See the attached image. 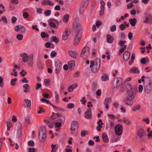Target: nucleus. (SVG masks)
Here are the masks:
<instances>
[{
	"mask_svg": "<svg viewBox=\"0 0 152 152\" xmlns=\"http://www.w3.org/2000/svg\"><path fill=\"white\" fill-rule=\"evenodd\" d=\"M100 60L98 58H96L95 61H91L90 67L92 72L96 73L98 71L100 66Z\"/></svg>",
	"mask_w": 152,
	"mask_h": 152,
	"instance_id": "1",
	"label": "nucleus"
},
{
	"mask_svg": "<svg viewBox=\"0 0 152 152\" xmlns=\"http://www.w3.org/2000/svg\"><path fill=\"white\" fill-rule=\"evenodd\" d=\"M128 92V95L125 99V103L127 105L130 106L133 104V99L135 96V93L133 91Z\"/></svg>",
	"mask_w": 152,
	"mask_h": 152,
	"instance_id": "2",
	"label": "nucleus"
},
{
	"mask_svg": "<svg viewBox=\"0 0 152 152\" xmlns=\"http://www.w3.org/2000/svg\"><path fill=\"white\" fill-rule=\"evenodd\" d=\"M46 128L45 126H42L39 133V137L41 142H43L46 138Z\"/></svg>",
	"mask_w": 152,
	"mask_h": 152,
	"instance_id": "3",
	"label": "nucleus"
},
{
	"mask_svg": "<svg viewBox=\"0 0 152 152\" xmlns=\"http://www.w3.org/2000/svg\"><path fill=\"white\" fill-rule=\"evenodd\" d=\"M89 48L88 46H85L83 49L80 54L81 57L83 59H86L88 56Z\"/></svg>",
	"mask_w": 152,
	"mask_h": 152,
	"instance_id": "4",
	"label": "nucleus"
},
{
	"mask_svg": "<svg viewBox=\"0 0 152 152\" xmlns=\"http://www.w3.org/2000/svg\"><path fill=\"white\" fill-rule=\"evenodd\" d=\"M20 56L22 58V60L23 62H26L28 61V59H30L33 60L34 56L33 54L28 56L26 53H23L20 54Z\"/></svg>",
	"mask_w": 152,
	"mask_h": 152,
	"instance_id": "5",
	"label": "nucleus"
},
{
	"mask_svg": "<svg viewBox=\"0 0 152 152\" xmlns=\"http://www.w3.org/2000/svg\"><path fill=\"white\" fill-rule=\"evenodd\" d=\"M152 89V80L150 79L149 80L147 85L144 86V90L146 94H149L151 91Z\"/></svg>",
	"mask_w": 152,
	"mask_h": 152,
	"instance_id": "6",
	"label": "nucleus"
},
{
	"mask_svg": "<svg viewBox=\"0 0 152 152\" xmlns=\"http://www.w3.org/2000/svg\"><path fill=\"white\" fill-rule=\"evenodd\" d=\"M115 130L116 135L118 136L121 135L123 132V128L122 126L119 124L115 126Z\"/></svg>",
	"mask_w": 152,
	"mask_h": 152,
	"instance_id": "7",
	"label": "nucleus"
},
{
	"mask_svg": "<svg viewBox=\"0 0 152 152\" xmlns=\"http://www.w3.org/2000/svg\"><path fill=\"white\" fill-rule=\"evenodd\" d=\"M73 27L76 31H77V33L80 31L82 34L81 27L82 26L81 24L79 22L76 21H74L73 24Z\"/></svg>",
	"mask_w": 152,
	"mask_h": 152,
	"instance_id": "8",
	"label": "nucleus"
},
{
	"mask_svg": "<svg viewBox=\"0 0 152 152\" xmlns=\"http://www.w3.org/2000/svg\"><path fill=\"white\" fill-rule=\"evenodd\" d=\"M126 42L125 40L120 41L118 44L121 47L119 51L120 52L123 53L126 48L127 46L125 44L126 43Z\"/></svg>",
	"mask_w": 152,
	"mask_h": 152,
	"instance_id": "9",
	"label": "nucleus"
},
{
	"mask_svg": "<svg viewBox=\"0 0 152 152\" xmlns=\"http://www.w3.org/2000/svg\"><path fill=\"white\" fill-rule=\"evenodd\" d=\"M81 38V34L79 31L78 33H77L76 37L73 41V43L76 46L79 43Z\"/></svg>",
	"mask_w": 152,
	"mask_h": 152,
	"instance_id": "10",
	"label": "nucleus"
},
{
	"mask_svg": "<svg viewBox=\"0 0 152 152\" xmlns=\"http://www.w3.org/2000/svg\"><path fill=\"white\" fill-rule=\"evenodd\" d=\"M91 110L88 108L85 113V117L87 119H91L92 118Z\"/></svg>",
	"mask_w": 152,
	"mask_h": 152,
	"instance_id": "11",
	"label": "nucleus"
},
{
	"mask_svg": "<svg viewBox=\"0 0 152 152\" xmlns=\"http://www.w3.org/2000/svg\"><path fill=\"white\" fill-rule=\"evenodd\" d=\"M137 135L140 138H142L143 137L145 136L146 133L145 130L142 128H140L138 131Z\"/></svg>",
	"mask_w": 152,
	"mask_h": 152,
	"instance_id": "12",
	"label": "nucleus"
},
{
	"mask_svg": "<svg viewBox=\"0 0 152 152\" xmlns=\"http://www.w3.org/2000/svg\"><path fill=\"white\" fill-rule=\"evenodd\" d=\"M111 101L112 99L110 98H107L105 99L104 102V104L105 105V107L107 109L108 108V104L111 102Z\"/></svg>",
	"mask_w": 152,
	"mask_h": 152,
	"instance_id": "13",
	"label": "nucleus"
},
{
	"mask_svg": "<svg viewBox=\"0 0 152 152\" xmlns=\"http://www.w3.org/2000/svg\"><path fill=\"white\" fill-rule=\"evenodd\" d=\"M107 42L109 43H112L114 41V37L110 34L107 35Z\"/></svg>",
	"mask_w": 152,
	"mask_h": 152,
	"instance_id": "14",
	"label": "nucleus"
},
{
	"mask_svg": "<svg viewBox=\"0 0 152 152\" xmlns=\"http://www.w3.org/2000/svg\"><path fill=\"white\" fill-rule=\"evenodd\" d=\"M122 83L121 78L118 77L117 78L115 84L114 85L115 87H118L120 86Z\"/></svg>",
	"mask_w": 152,
	"mask_h": 152,
	"instance_id": "15",
	"label": "nucleus"
},
{
	"mask_svg": "<svg viewBox=\"0 0 152 152\" xmlns=\"http://www.w3.org/2000/svg\"><path fill=\"white\" fill-rule=\"evenodd\" d=\"M42 5H48L53 6L54 5V3L49 0H44L42 2Z\"/></svg>",
	"mask_w": 152,
	"mask_h": 152,
	"instance_id": "16",
	"label": "nucleus"
},
{
	"mask_svg": "<svg viewBox=\"0 0 152 152\" xmlns=\"http://www.w3.org/2000/svg\"><path fill=\"white\" fill-rule=\"evenodd\" d=\"M24 101L25 103L23 104L25 107L28 108L31 107V102L30 100L26 99L24 100Z\"/></svg>",
	"mask_w": 152,
	"mask_h": 152,
	"instance_id": "17",
	"label": "nucleus"
},
{
	"mask_svg": "<svg viewBox=\"0 0 152 152\" xmlns=\"http://www.w3.org/2000/svg\"><path fill=\"white\" fill-rule=\"evenodd\" d=\"M130 53L129 51L125 52L123 54V58L126 61H127L129 58L130 56Z\"/></svg>",
	"mask_w": 152,
	"mask_h": 152,
	"instance_id": "18",
	"label": "nucleus"
},
{
	"mask_svg": "<svg viewBox=\"0 0 152 152\" xmlns=\"http://www.w3.org/2000/svg\"><path fill=\"white\" fill-rule=\"evenodd\" d=\"M78 124L76 121H73L71 124V128L78 129Z\"/></svg>",
	"mask_w": 152,
	"mask_h": 152,
	"instance_id": "19",
	"label": "nucleus"
},
{
	"mask_svg": "<svg viewBox=\"0 0 152 152\" xmlns=\"http://www.w3.org/2000/svg\"><path fill=\"white\" fill-rule=\"evenodd\" d=\"M129 21L132 26H134L136 24L137 20L135 18H134L133 19H129Z\"/></svg>",
	"mask_w": 152,
	"mask_h": 152,
	"instance_id": "20",
	"label": "nucleus"
},
{
	"mask_svg": "<svg viewBox=\"0 0 152 152\" xmlns=\"http://www.w3.org/2000/svg\"><path fill=\"white\" fill-rule=\"evenodd\" d=\"M102 138L103 141L105 142H107L109 141L107 135L105 133L102 134Z\"/></svg>",
	"mask_w": 152,
	"mask_h": 152,
	"instance_id": "21",
	"label": "nucleus"
},
{
	"mask_svg": "<svg viewBox=\"0 0 152 152\" xmlns=\"http://www.w3.org/2000/svg\"><path fill=\"white\" fill-rule=\"evenodd\" d=\"M69 68H74L75 66V62L74 61H70L68 62Z\"/></svg>",
	"mask_w": 152,
	"mask_h": 152,
	"instance_id": "22",
	"label": "nucleus"
},
{
	"mask_svg": "<svg viewBox=\"0 0 152 152\" xmlns=\"http://www.w3.org/2000/svg\"><path fill=\"white\" fill-rule=\"evenodd\" d=\"M69 54L71 57L75 59L76 58L77 53L75 52L70 50L69 51Z\"/></svg>",
	"mask_w": 152,
	"mask_h": 152,
	"instance_id": "23",
	"label": "nucleus"
},
{
	"mask_svg": "<svg viewBox=\"0 0 152 152\" xmlns=\"http://www.w3.org/2000/svg\"><path fill=\"white\" fill-rule=\"evenodd\" d=\"M125 86L126 89L127 90L128 92L133 91V89L132 88L131 85L130 83L127 84Z\"/></svg>",
	"mask_w": 152,
	"mask_h": 152,
	"instance_id": "24",
	"label": "nucleus"
},
{
	"mask_svg": "<svg viewBox=\"0 0 152 152\" xmlns=\"http://www.w3.org/2000/svg\"><path fill=\"white\" fill-rule=\"evenodd\" d=\"M130 72L131 73H139L140 72L138 69L136 67H133L131 69Z\"/></svg>",
	"mask_w": 152,
	"mask_h": 152,
	"instance_id": "25",
	"label": "nucleus"
},
{
	"mask_svg": "<svg viewBox=\"0 0 152 152\" xmlns=\"http://www.w3.org/2000/svg\"><path fill=\"white\" fill-rule=\"evenodd\" d=\"M51 42H54L56 43H58L59 42V39L56 36H52L50 39Z\"/></svg>",
	"mask_w": 152,
	"mask_h": 152,
	"instance_id": "26",
	"label": "nucleus"
},
{
	"mask_svg": "<svg viewBox=\"0 0 152 152\" xmlns=\"http://www.w3.org/2000/svg\"><path fill=\"white\" fill-rule=\"evenodd\" d=\"M23 88H25V89L23 90V92L24 93H26L28 91L30 87L28 84H25L23 85Z\"/></svg>",
	"mask_w": 152,
	"mask_h": 152,
	"instance_id": "27",
	"label": "nucleus"
},
{
	"mask_svg": "<svg viewBox=\"0 0 152 152\" xmlns=\"http://www.w3.org/2000/svg\"><path fill=\"white\" fill-rule=\"evenodd\" d=\"M101 79L103 81H107L109 79V77L105 74H104L101 77Z\"/></svg>",
	"mask_w": 152,
	"mask_h": 152,
	"instance_id": "28",
	"label": "nucleus"
},
{
	"mask_svg": "<svg viewBox=\"0 0 152 152\" xmlns=\"http://www.w3.org/2000/svg\"><path fill=\"white\" fill-rule=\"evenodd\" d=\"M141 107V106L140 104H137L134 106L132 108L133 111H135L137 110H139Z\"/></svg>",
	"mask_w": 152,
	"mask_h": 152,
	"instance_id": "29",
	"label": "nucleus"
},
{
	"mask_svg": "<svg viewBox=\"0 0 152 152\" xmlns=\"http://www.w3.org/2000/svg\"><path fill=\"white\" fill-rule=\"evenodd\" d=\"M146 62H149V60L147 57L143 58L140 60V62L142 64H145Z\"/></svg>",
	"mask_w": 152,
	"mask_h": 152,
	"instance_id": "30",
	"label": "nucleus"
},
{
	"mask_svg": "<svg viewBox=\"0 0 152 152\" xmlns=\"http://www.w3.org/2000/svg\"><path fill=\"white\" fill-rule=\"evenodd\" d=\"M72 134L74 136L76 135L78 133V129L70 128Z\"/></svg>",
	"mask_w": 152,
	"mask_h": 152,
	"instance_id": "31",
	"label": "nucleus"
},
{
	"mask_svg": "<svg viewBox=\"0 0 152 152\" xmlns=\"http://www.w3.org/2000/svg\"><path fill=\"white\" fill-rule=\"evenodd\" d=\"M55 65L57 68L61 69V63L58 61L55 62Z\"/></svg>",
	"mask_w": 152,
	"mask_h": 152,
	"instance_id": "32",
	"label": "nucleus"
},
{
	"mask_svg": "<svg viewBox=\"0 0 152 152\" xmlns=\"http://www.w3.org/2000/svg\"><path fill=\"white\" fill-rule=\"evenodd\" d=\"M69 15L68 14H66L63 17V21L64 22H67L69 20Z\"/></svg>",
	"mask_w": 152,
	"mask_h": 152,
	"instance_id": "33",
	"label": "nucleus"
},
{
	"mask_svg": "<svg viewBox=\"0 0 152 152\" xmlns=\"http://www.w3.org/2000/svg\"><path fill=\"white\" fill-rule=\"evenodd\" d=\"M56 102V103H58L59 102V95L57 91H55Z\"/></svg>",
	"mask_w": 152,
	"mask_h": 152,
	"instance_id": "34",
	"label": "nucleus"
},
{
	"mask_svg": "<svg viewBox=\"0 0 152 152\" xmlns=\"http://www.w3.org/2000/svg\"><path fill=\"white\" fill-rule=\"evenodd\" d=\"M152 20V18L148 17H146L145 20L144 21V23H150Z\"/></svg>",
	"mask_w": 152,
	"mask_h": 152,
	"instance_id": "35",
	"label": "nucleus"
},
{
	"mask_svg": "<svg viewBox=\"0 0 152 152\" xmlns=\"http://www.w3.org/2000/svg\"><path fill=\"white\" fill-rule=\"evenodd\" d=\"M41 37L43 38H48L49 37V35L48 34H46L45 32H43L41 34Z\"/></svg>",
	"mask_w": 152,
	"mask_h": 152,
	"instance_id": "36",
	"label": "nucleus"
},
{
	"mask_svg": "<svg viewBox=\"0 0 152 152\" xmlns=\"http://www.w3.org/2000/svg\"><path fill=\"white\" fill-rule=\"evenodd\" d=\"M0 7L1 8L2 10H0V14H2L5 11V7L2 4H0Z\"/></svg>",
	"mask_w": 152,
	"mask_h": 152,
	"instance_id": "37",
	"label": "nucleus"
},
{
	"mask_svg": "<svg viewBox=\"0 0 152 152\" xmlns=\"http://www.w3.org/2000/svg\"><path fill=\"white\" fill-rule=\"evenodd\" d=\"M12 123L11 122H7V131H9L10 130V128H11L12 126Z\"/></svg>",
	"mask_w": 152,
	"mask_h": 152,
	"instance_id": "38",
	"label": "nucleus"
},
{
	"mask_svg": "<svg viewBox=\"0 0 152 152\" xmlns=\"http://www.w3.org/2000/svg\"><path fill=\"white\" fill-rule=\"evenodd\" d=\"M88 133V132L87 131L83 130L81 133V135L83 137H85Z\"/></svg>",
	"mask_w": 152,
	"mask_h": 152,
	"instance_id": "39",
	"label": "nucleus"
},
{
	"mask_svg": "<svg viewBox=\"0 0 152 152\" xmlns=\"http://www.w3.org/2000/svg\"><path fill=\"white\" fill-rule=\"evenodd\" d=\"M100 4H101V6L100 7L101 9L103 10L104 9L105 5V3L104 2L103 0H101Z\"/></svg>",
	"mask_w": 152,
	"mask_h": 152,
	"instance_id": "40",
	"label": "nucleus"
},
{
	"mask_svg": "<svg viewBox=\"0 0 152 152\" xmlns=\"http://www.w3.org/2000/svg\"><path fill=\"white\" fill-rule=\"evenodd\" d=\"M40 101H41L43 102H46L48 104H51V103L49 100L44 98H42L41 99H40Z\"/></svg>",
	"mask_w": 152,
	"mask_h": 152,
	"instance_id": "41",
	"label": "nucleus"
},
{
	"mask_svg": "<svg viewBox=\"0 0 152 152\" xmlns=\"http://www.w3.org/2000/svg\"><path fill=\"white\" fill-rule=\"evenodd\" d=\"M20 32L21 33H24L26 31L25 28L23 26L20 25Z\"/></svg>",
	"mask_w": 152,
	"mask_h": 152,
	"instance_id": "42",
	"label": "nucleus"
},
{
	"mask_svg": "<svg viewBox=\"0 0 152 152\" xmlns=\"http://www.w3.org/2000/svg\"><path fill=\"white\" fill-rule=\"evenodd\" d=\"M125 123L126 125H128L130 124V121L127 118H125L122 120Z\"/></svg>",
	"mask_w": 152,
	"mask_h": 152,
	"instance_id": "43",
	"label": "nucleus"
},
{
	"mask_svg": "<svg viewBox=\"0 0 152 152\" xmlns=\"http://www.w3.org/2000/svg\"><path fill=\"white\" fill-rule=\"evenodd\" d=\"M23 38V35L20 34H18L16 36L17 39L19 41L21 40Z\"/></svg>",
	"mask_w": 152,
	"mask_h": 152,
	"instance_id": "44",
	"label": "nucleus"
},
{
	"mask_svg": "<svg viewBox=\"0 0 152 152\" xmlns=\"http://www.w3.org/2000/svg\"><path fill=\"white\" fill-rule=\"evenodd\" d=\"M44 14L47 16H49L51 14V11L50 10H47L45 11Z\"/></svg>",
	"mask_w": 152,
	"mask_h": 152,
	"instance_id": "45",
	"label": "nucleus"
},
{
	"mask_svg": "<svg viewBox=\"0 0 152 152\" xmlns=\"http://www.w3.org/2000/svg\"><path fill=\"white\" fill-rule=\"evenodd\" d=\"M57 53L56 51H52L50 53V56L52 58H53L57 55Z\"/></svg>",
	"mask_w": 152,
	"mask_h": 152,
	"instance_id": "46",
	"label": "nucleus"
},
{
	"mask_svg": "<svg viewBox=\"0 0 152 152\" xmlns=\"http://www.w3.org/2000/svg\"><path fill=\"white\" fill-rule=\"evenodd\" d=\"M17 79L16 78H15V79H13L11 81V85L12 86H15L16 84V82L17 81Z\"/></svg>",
	"mask_w": 152,
	"mask_h": 152,
	"instance_id": "47",
	"label": "nucleus"
},
{
	"mask_svg": "<svg viewBox=\"0 0 152 152\" xmlns=\"http://www.w3.org/2000/svg\"><path fill=\"white\" fill-rule=\"evenodd\" d=\"M74 107V104L72 103L68 104L67 106V107L69 109H72Z\"/></svg>",
	"mask_w": 152,
	"mask_h": 152,
	"instance_id": "48",
	"label": "nucleus"
},
{
	"mask_svg": "<svg viewBox=\"0 0 152 152\" xmlns=\"http://www.w3.org/2000/svg\"><path fill=\"white\" fill-rule=\"evenodd\" d=\"M50 80L48 79H46L44 80L45 84L46 86H49L50 85Z\"/></svg>",
	"mask_w": 152,
	"mask_h": 152,
	"instance_id": "49",
	"label": "nucleus"
},
{
	"mask_svg": "<svg viewBox=\"0 0 152 152\" xmlns=\"http://www.w3.org/2000/svg\"><path fill=\"white\" fill-rule=\"evenodd\" d=\"M70 33V30L69 29H66L64 33V34L65 35L68 36L69 35Z\"/></svg>",
	"mask_w": 152,
	"mask_h": 152,
	"instance_id": "50",
	"label": "nucleus"
},
{
	"mask_svg": "<svg viewBox=\"0 0 152 152\" xmlns=\"http://www.w3.org/2000/svg\"><path fill=\"white\" fill-rule=\"evenodd\" d=\"M39 110L38 111L37 113L39 114H40L41 113H44L45 110L42 107H39Z\"/></svg>",
	"mask_w": 152,
	"mask_h": 152,
	"instance_id": "51",
	"label": "nucleus"
},
{
	"mask_svg": "<svg viewBox=\"0 0 152 152\" xmlns=\"http://www.w3.org/2000/svg\"><path fill=\"white\" fill-rule=\"evenodd\" d=\"M119 27L121 30H124L126 27V26L124 24H121L119 25Z\"/></svg>",
	"mask_w": 152,
	"mask_h": 152,
	"instance_id": "52",
	"label": "nucleus"
},
{
	"mask_svg": "<svg viewBox=\"0 0 152 152\" xmlns=\"http://www.w3.org/2000/svg\"><path fill=\"white\" fill-rule=\"evenodd\" d=\"M20 74L22 77H24L27 74L26 72L25 71L24 69H22L21 71L20 72Z\"/></svg>",
	"mask_w": 152,
	"mask_h": 152,
	"instance_id": "53",
	"label": "nucleus"
},
{
	"mask_svg": "<svg viewBox=\"0 0 152 152\" xmlns=\"http://www.w3.org/2000/svg\"><path fill=\"white\" fill-rule=\"evenodd\" d=\"M116 30V26L115 25L112 26L110 29V30L112 32H114Z\"/></svg>",
	"mask_w": 152,
	"mask_h": 152,
	"instance_id": "54",
	"label": "nucleus"
},
{
	"mask_svg": "<svg viewBox=\"0 0 152 152\" xmlns=\"http://www.w3.org/2000/svg\"><path fill=\"white\" fill-rule=\"evenodd\" d=\"M24 118L26 122L28 124L30 123V117L29 116L25 117H24Z\"/></svg>",
	"mask_w": 152,
	"mask_h": 152,
	"instance_id": "55",
	"label": "nucleus"
},
{
	"mask_svg": "<svg viewBox=\"0 0 152 152\" xmlns=\"http://www.w3.org/2000/svg\"><path fill=\"white\" fill-rule=\"evenodd\" d=\"M37 151V149L33 148H29L28 150V152H36Z\"/></svg>",
	"mask_w": 152,
	"mask_h": 152,
	"instance_id": "56",
	"label": "nucleus"
},
{
	"mask_svg": "<svg viewBox=\"0 0 152 152\" xmlns=\"http://www.w3.org/2000/svg\"><path fill=\"white\" fill-rule=\"evenodd\" d=\"M28 145L31 147H33L34 145V143L32 141H30L28 142Z\"/></svg>",
	"mask_w": 152,
	"mask_h": 152,
	"instance_id": "57",
	"label": "nucleus"
},
{
	"mask_svg": "<svg viewBox=\"0 0 152 152\" xmlns=\"http://www.w3.org/2000/svg\"><path fill=\"white\" fill-rule=\"evenodd\" d=\"M22 135V132L20 130L18 131V133L17 135V137L18 138H19L21 137Z\"/></svg>",
	"mask_w": 152,
	"mask_h": 152,
	"instance_id": "58",
	"label": "nucleus"
},
{
	"mask_svg": "<svg viewBox=\"0 0 152 152\" xmlns=\"http://www.w3.org/2000/svg\"><path fill=\"white\" fill-rule=\"evenodd\" d=\"M42 87V85L40 83H37L35 87V89L38 90Z\"/></svg>",
	"mask_w": 152,
	"mask_h": 152,
	"instance_id": "59",
	"label": "nucleus"
},
{
	"mask_svg": "<svg viewBox=\"0 0 152 152\" xmlns=\"http://www.w3.org/2000/svg\"><path fill=\"white\" fill-rule=\"evenodd\" d=\"M55 126L57 127H59V129H60V127L61 126V124L60 122H56L55 125Z\"/></svg>",
	"mask_w": 152,
	"mask_h": 152,
	"instance_id": "60",
	"label": "nucleus"
},
{
	"mask_svg": "<svg viewBox=\"0 0 152 152\" xmlns=\"http://www.w3.org/2000/svg\"><path fill=\"white\" fill-rule=\"evenodd\" d=\"M102 24V22L99 21H97L96 22V25L97 28H99V25Z\"/></svg>",
	"mask_w": 152,
	"mask_h": 152,
	"instance_id": "61",
	"label": "nucleus"
},
{
	"mask_svg": "<svg viewBox=\"0 0 152 152\" xmlns=\"http://www.w3.org/2000/svg\"><path fill=\"white\" fill-rule=\"evenodd\" d=\"M147 136L149 139H151L152 138V130L150 132L148 133Z\"/></svg>",
	"mask_w": 152,
	"mask_h": 152,
	"instance_id": "62",
	"label": "nucleus"
},
{
	"mask_svg": "<svg viewBox=\"0 0 152 152\" xmlns=\"http://www.w3.org/2000/svg\"><path fill=\"white\" fill-rule=\"evenodd\" d=\"M23 16L24 18H26L29 17V15L28 13L26 12L23 13Z\"/></svg>",
	"mask_w": 152,
	"mask_h": 152,
	"instance_id": "63",
	"label": "nucleus"
},
{
	"mask_svg": "<svg viewBox=\"0 0 152 152\" xmlns=\"http://www.w3.org/2000/svg\"><path fill=\"white\" fill-rule=\"evenodd\" d=\"M37 65L38 66V67L39 69H42L43 68V66L42 65V62L40 61H39V62L37 64Z\"/></svg>",
	"mask_w": 152,
	"mask_h": 152,
	"instance_id": "64",
	"label": "nucleus"
}]
</instances>
